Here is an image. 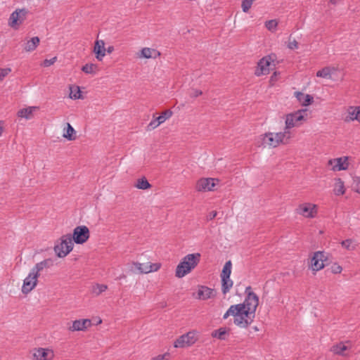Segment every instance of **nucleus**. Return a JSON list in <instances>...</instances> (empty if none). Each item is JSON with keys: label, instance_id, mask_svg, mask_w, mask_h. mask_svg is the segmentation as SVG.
<instances>
[{"label": "nucleus", "instance_id": "nucleus-13", "mask_svg": "<svg viewBox=\"0 0 360 360\" xmlns=\"http://www.w3.org/2000/svg\"><path fill=\"white\" fill-rule=\"evenodd\" d=\"M38 276L30 271L28 276L24 279L22 286V292L27 294L32 291L37 284Z\"/></svg>", "mask_w": 360, "mask_h": 360}, {"label": "nucleus", "instance_id": "nucleus-3", "mask_svg": "<svg viewBox=\"0 0 360 360\" xmlns=\"http://www.w3.org/2000/svg\"><path fill=\"white\" fill-rule=\"evenodd\" d=\"M290 139V131L284 129L283 132H267L263 135L262 143L269 147L276 148L281 143H285V140L288 141Z\"/></svg>", "mask_w": 360, "mask_h": 360}, {"label": "nucleus", "instance_id": "nucleus-11", "mask_svg": "<svg viewBox=\"0 0 360 360\" xmlns=\"http://www.w3.org/2000/svg\"><path fill=\"white\" fill-rule=\"evenodd\" d=\"M132 265L135 268V269L133 271L139 274H148L150 272L157 271L161 267L160 263L152 264L150 262L139 263L137 262H134Z\"/></svg>", "mask_w": 360, "mask_h": 360}, {"label": "nucleus", "instance_id": "nucleus-27", "mask_svg": "<svg viewBox=\"0 0 360 360\" xmlns=\"http://www.w3.org/2000/svg\"><path fill=\"white\" fill-rule=\"evenodd\" d=\"M134 186L139 189L146 190L151 188V184L148 181L146 177L137 179Z\"/></svg>", "mask_w": 360, "mask_h": 360}, {"label": "nucleus", "instance_id": "nucleus-7", "mask_svg": "<svg viewBox=\"0 0 360 360\" xmlns=\"http://www.w3.org/2000/svg\"><path fill=\"white\" fill-rule=\"evenodd\" d=\"M274 62V58L272 56H267L262 58L257 63L255 75L258 77L264 75H268L271 69V66H275Z\"/></svg>", "mask_w": 360, "mask_h": 360}, {"label": "nucleus", "instance_id": "nucleus-44", "mask_svg": "<svg viewBox=\"0 0 360 360\" xmlns=\"http://www.w3.org/2000/svg\"><path fill=\"white\" fill-rule=\"evenodd\" d=\"M57 60V57H53L51 59H45L43 62V65L44 67H49L53 65Z\"/></svg>", "mask_w": 360, "mask_h": 360}, {"label": "nucleus", "instance_id": "nucleus-53", "mask_svg": "<svg viewBox=\"0 0 360 360\" xmlns=\"http://www.w3.org/2000/svg\"><path fill=\"white\" fill-rule=\"evenodd\" d=\"M276 72H274V75L271 76V79L274 78V76L276 75Z\"/></svg>", "mask_w": 360, "mask_h": 360}, {"label": "nucleus", "instance_id": "nucleus-6", "mask_svg": "<svg viewBox=\"0 0 360 360\" xmlns=\"http://www.w3.org/2000/svg\"><path fill=\"white\" fill-rule=\"evenodd\" d=\"M198 340V332L196 330H191L179 337L174 342V347L176 348L190 347L194 345Z\"/></svg>", "mask_w": 360, "mask_h": 360}, {"label": "nucleus", "instance_id": "nucleus-33", "mask_svg": "<svg viewBox=\"0 0 360 360\" xmlns=\"http://www.w3.org/2000/svg\"><path fill=\"white\" fill-rule=\"evenodd\" d=\"M347 349V347L345 346L342 342H340L336 345H334L331 348V351L334 354H338V355H342V356L345 355L343 354V352L346 351Z\"/></svg>", "mask_w": 360, "mask_h": 360}, {"label": "nucleus", "instance_id": "nucleus-8", "mask_svg": "<svg viewBox=\"0 0 360 360\" xmlns=\"http://www.w3.org/2000/svg\"><path fill=\"white\" fill-rule=\"evenodd\" d=\"M27 13L28 11L26 8L16 9L10 15L8 25L15 30L18 29L25 20Z\"/></svg>", "mask_w": 360, "mask_h": 360}, {"label": "nucleus", "instance_id": "nucleus-50", "mask_svg": "<svg viewBox=\"0 0 360 360\" xmlns=\"http://www.w3.org/2000/svg\"><path fill=\"white\" fill-rule=\"evenodd\" d=\"M105 51H107L108 53H111L114 51V46H110L107 49H105Z\"/></svg>", "mask_w": 360, "mask_h": 360}, {"label": "nucleus", "instance_id": "nucleus-30", "mask_svg": "<svg viewBox=\"0 0 360 360\" xmlns=\"http://www.w3.org/2000/svg\"><path fill=\"white\" fill-rule=\"evenodd\" d=\"M348 113L351 120H356L360 122V107H350Z\"/></svg>", "mask_w": 360, "mask_h": 360}, {"label": "nucleus", "instance_id": "nucleus-4", "mask_svg": "<svg viewBox=\"0 0 360 360\" xmlns=\"http://www.w3.org/2000/svg\"><path fill=\"white\" fill-rule=\"evenodd\" d=\"M73 248V243L70 234L64 235L60 238V243L54 247V251L58 257H65Z\"/></svg>", "mask_w": 360, "mask_h": 360}, {"label": "nucleus", "instance_id": "nucleus-16", "mask_svg": "<svg viewBox=\"0 0 360 360\" xmlns=\"http://www.w3.org/2000/svg\"><path fill=\"white\" fill-rule=\"evenodd\" d=\"M214 181L212 178H202L197 181L195 189L199 192L212 191L215 186Z\"/></svg>", "mask_w": 360, "mask_h": 360}, {"label": "nucleus", "instance_id": "nucleus-51", "mask_svg": "<svg viewBox=\"0 0 360 360\" xmlns=\"http://www.w3.org/2000/svg\"><path fill=\"white\" fill-rule=\"evenodd\" d=\"M216 216H217V212L212 211V212L210 213L209 218H210V219H213Z\"/></svg>", "mask_w": 360, "mask_h": 360}, {"label": "nucleus", "instance_id": "nucleus-23", "mask_svg": "<svg viewBox=\"0 0 360 360\" xmlns=\"http://www.w3.org/2000/svg\"><path fill=\"white\" fill-rule=\"evenodd\" d=\"M338 70L335 67L327 66L319 70L316 75L318 77L331 79V75L333 72Z\"/></svg>", "mask_w": 360, "mask_h": 360}, {"label": "nucleus", "instance_id": "nucleus-12", "mask_svg": "<svg viewBox=\"0 0 360 360\" xmlns=\"http://www.w3.org/2000/svg\"><path fill=\"white\" fill-rule=\"evenodd\" d=\"M326 260V256L324 252L317 251L314 252L311 261V269L314 271L322 269L324 267Z\"/></svg>", "mask_w": 360, "mask_h": 360}, {"label": "nucleus", "instance_id": "nucleus-32", "mask_svg": "<svg viewBox=\"0 0 360 360\" xmlns=\"http://www.w3.org/2000/svg\"><path fill=\"white\" fill-rule=\"evenodd\" d=\"M108 289V285L105 284L96 283L92 286V292L96 295L98 296L102 292H105Z\"/></svg>", "mask_w": 360, "mask_h": 360}, {"label": "nucleus", "instance_id": "nucleus-31", "mask_svg": "<svg viewBox=\"0 0 360 360\" xmlns=\"http://www.w3.org/2000/svg\"><path fill=\"white\" fill-rule=\"evenodd\" d=\"M232 263L231 260L227 261L221 273V278H229L231 274Z\"/></svg>", "mask_w": 360, "mask_h": 360}, {"label": "nucleus", "instance_id": "nucleus-49", "mask_svg": "<svg viewBox=\"0 0 360 360\" xmlns=\"http://www.w3.org/2000/svg\"><path fill=\"white\" fill-rule=\"evenodd\" d=\"M155 119L157 120V122H158L159 124H161L162 123L166 121L165 118L164 117V116H162V115H160Z\"/></svg>", "mask_w": 360, "mask_h": 360}, {"label": "nucleus", "instance_id": "nucleus-36", "mask_svg": "<svg viewBox=\"0 0 360 360\" xmlns=\"http://www.w3.org/2000/svg\"><path fill=\"white\" fill-rule=\"evenodd\" d=\"M226 333L227 330L225 328H220L218 330H214L212 333V336L219 340H225Z\"/></svg>", "mask_w": 360, "mask_h": 360}, {"label": "nucleus", "instance_id": "nucleus-40", "mask_svg": "<svg viewBox=\"0 0 360 360\" xmlns=\"http://www.w3.org/2000/svg\"><path fill=\"white\" fill-rule=\"evenodd\" d=\"M352 186L354 191L360 193V177L355 176L353 178Z\"/></svg>", "mask_w": 360, "mask_h": 360}, {"label": "nucleus", "instance_id": "nucleus-5", "mask_svg": "<svg viewBox=\"0 0 360 360\" xmlns=\"http://www.w3.org/2000/svg\"><path fill=\"white\" fill-rule=\"evenodd\" d=\"M307 115V109L299 110L293 113L287 115L285 129L290 131L291 128L300 126L301 124L300 122L305 120Z\"/></svg>", "mask_w": 360, "mask_h": 360}, {"label": "nucleus", "instance_id": "nucleus-17", "mask_svg": "<svg viewBox=\"0 0 360 360\" xmlns=\"http://www.w3.org/2000/svg\"><path fill=\"white\" fill-rule=\"evenodd\" d=\"M91 324V320L88 319L75 320L73 321L72 326L69 327L68 330L72 332L83 331L89 327Z\"/></svg>", "mask_w": 360, "mask_h": 360}, {"label": "nucleus", "instance_id": "nucleus-46", "mask_svg": "<svg viewBox=\"0 0 360 360\" xmlns=\"http://www.w3.org/2000/svg\"><path fill=\"white\" fill-rule=\"evenodd\" d=\"M202 94V92L201 90H198V89H193L192 91V92L191 93V96L193 97V98H196L200 95Z\"/></svg>", "mask_w": 360, "mask_h": 360}, {"label": "nucleus", "instance_id": "nucleus-1", "mask_svg": "<svg viewBox=\"0 0 360 360\" xmlns=\"http://www.w3.org/2000/svg\"><path fill=\"white\" fill-rule=\"evenodd\" d=\"M251 290L250 286L245 288L247 295L244 302L231 305L224 314V319H226L229 316H233L234 323L240 328H247L253 322L259 304V297Z\"/></svg>", "mask_w": 360, "mask_h": 360}, {"label": "nucleus", "instance_id": "nucleus-22", "mask_svg": "<svg viewBox=\"0 0 360 360\" xmlns=\"http://www.w3.org/2000/svg\"><path fill=\"white\" fill-rule=\"evenodd\" d=\"M161 55L160 52L156 49L148 47L143 48L141 51L140 57L144 58H157Z\"/></svg>", "mask_w": 360, "mask_h": 360}, {"label": "nucleus", "instance_id": "nucleus-15", "mask_svg": "<svg viewBox=\"0 0 360 360\" xmlns=\"http://www.w3.org/2000/svg\"><path fill=\"white\" fill-rule=\"evenodd\" d=\"M328 165H330L333 171H341L348 169L349 162L347 157H342L335 159H331L328 161Z\"/></svg>", "mask_w": 360, "mask_h": 360}, {"label": "nucleus", "instance_id": "nucleus-26", "mask_svg": "<svg viewBox=\"0 0 360 360\" xmlns=\"http://www.w3.org/2000/svg\"><path fill=\"white\" fill-rule=\"evenodd\" d=\"M221 291L223 294L226 295L229 292L230 289L233 285V282L229 278H221Z\"/></svg>", "mask_w": 360, "mask_h": 360}, {"label": "nucleus", "instance_id": "nucleus-47", "mask_svg": "<svg viewBox=\"0 0 360 360\" xmlns=\"http://www.w3.org/2000/svg\"><path fill=\"white\" fill-rule=\"evenodd\" d=\"M172 114L173 113H172V110H165L164 112H162V113L161 115H162V116H164L165 120H167L172 115Z\"/></svg>", "mask_w": 360, "mask_h": 360}, {"label": "nucleus", "instance_id": "nucleus-38", "mask_svg": "<svg viewBox=\"0 0 360 360\" xmlns=\"http://www.w3.org/2000/svg\"><path fill=\"white\" fill-rule=\"evenodd\" d=\"M266 27L271 32H274L278 26L276 20H270L266 22Z\"/></svg>", "mask_w": 360, "mask_h": 360}, {"label": "nucleus", "instance_id": "nucleus-39", "mask_svg": "<svg viewBox=\"0 0 360 360\" xmlns=\"http://www.w3.org/2000/svg\"><path fill=\"white\" fill-rule=\"evenodd\" d=\"M255 1V0H243L241 5L243 11L247 13L251 8L252 4Z\"/></svg>", "mask_w": 360, "mask_h": 360}, {"label": "nucleus", "instance_id": "nucleus-20", "mask_svg": "<svg viewBox=\"0 0 360 360\" xmlns=\"http://www.w3.org/2000/svg\"><path fill=\"white\" fill-rule=\"evenodd\" d=\"M215 296L214 290L207 286L200 285L198 288L197 299L206 300Z\"/></svg>", "mask_w": 360, "mask_h": 360}, {"label": "nucleus", "instance_id": "nucleus-48", "mask_svg": "<svg viewBox=\"0 0 360 360\" xmlns=\"http://www.w3.org/2000/svg\"><path fill=\"white\" fill-rule=\"evenodd\" d=\"M167 356H169V354L166 353L164 354L158 355L155 356L153 359L154 360H168Z\"/></svg>", "mask_w": 360, "mask_h": 360}, {"label": "nucleus", "instance_id": "nucleus-9", "mask_svg": "<svg viewBox=\"0 0 360 360\" xmlns=\"http://www.w3.org/2000/svg\"><path fill=\"white\" fill-rule=\"evenodd\" d=\"M89 229L86 226H78L73 230L72 240L77 244H83L89 238Z\"/></svg>", "mask_w": 360, "mask_h": 360}, {"label": "nucleus", "instance_id": "nucleus-41", "mask_svg": "<svg viewBox=\"0 0 360 360\" xmlns=\"http://www.w3.org/2000/svg\"><path fill=\"white\" fill-rule=\"evenodd\" d=\"M11 72L10 68H0V82Z\"/></svg>", "mask_w": 360, "mask_h": 360}, {"label": "nucleus", "instance_id": "nucleus-25", "mask_svg": "<svg viewBox=\"0 0 360 360\" xmlns=\"http://www.w3.org/2000/svg\"><path fill=\"white\" fill-rule=\"evenodd\" d=\"M37 109V107H28L21 109L18 112V116L20 117L25 118L27 120H30L32 117L33 112Z\"/></svg>", "mask_w": 360, "mask_h": 360}, {"label": "nucleus", "instance_id": "nucleus-37", "mask_svg": "<svg viewBox=\"0 0 360 360\" xmlns=\"http://www.w3.org/2000/svg\"><path fill=\"white\" fill-rule=\"evenodd\" d=\"M97 65L93 63H88L82 68V70L86 74L95 73Z\"/></svg>", "mask_w": 360, "mask_h": 360}, {"label": "nucleus", "instance_id": "nucleus-43", "mask_svg": "<svg viewBox=\"0 0 360 360\" xmlns=\"http://www.w3.org/2000/svg\"><path fill=\"white\" fill-rule=\"evenodd\" d=\"M290 39H291V36L289 38V42H288V47L290 49H297L298 48V43H297V41L295 39H292L291 41Z\"/></svg>", "mask_w": 360, "mask_h": 360}, {"label": "nucleus", "instance_id": "nucleus-21", "mask_svg": "<svg viewBox=\"0 0 360 360\" xmlns=\"http://www.w3.org/2000/svg\"><path fill=\"white\" fill-rule=\"evenodd\" d=\"M294 96L303 106H308L314 102V98L309 94H304L300 91H295Z\"/></svg>", "mask_w": 360, "mask_h": 360}, {"label": "nucleus", "instance_id": "nucleus-35", "mask_svg": "<svg viewBox=\"0 0 360 360\" xmlns=\"http://www.w3.org/2000/svg\"><path fill=\"white\" fill-rule=\"evenodd\" d=\"M342 246L347 250H354L356 247V243L352 239H347L341 242Z\"/></svg>", "mask_w": 360, "mask_h": 360}, {"label": "nucleus", "instance_id": "nucleus-28", "mask_svg": "<svg viewBox=\"0 0 360 360\" xmlns=\"http://www.w3.org/2000/svg\"><path fill=\"white\" fill-rule=\"evenodd\" d=\"M345 185L343 181L341 179H337L335 180L334 193L336 195H343L345 193Z\"/></svg>", "mask_w": 360, "mask_h": 360}, {"label": "nucleus", "instance_id": "nucleus-45", "mask_svg": "<svg viewBox=\"0 0 360 360\" xmlns=\"http://www.w3.org/2000/svg\"><path fill=\"white\" fill-rule=\"evenodd\" d=\"M342 271V266L337 264H334L331 266V271H332V273H333L335 274H340V273H341Z\"/></svg>", "mask_w": 360, "mask_h": 360}, {"label": "nucleus", "instance_id": "nucleus-10", "mask_svg": "<svg viewBox=\"0 0 360 360\" xmlns=\"http://www.w3.org/2000/svg\"><path fill=\"white\" fill-rule=\"evenodd\" d=\"M296 212L307 218H314L318 212L317 205L309 202L302 203L296 209Z\"/></svg>", "mask_w": 360, "mask_h": 360}, {"label": "nucleus", "instance_id": "nucleus-29", "mask_svg": "<svg viewBox=\"0 0 360 360\" xmlns=\"http://www.w3.org/2000/svg\"><path fill=\"white\" fill-rule=\"evenodd\" d=\"M76 131L70 123H67L66 132L63 133V137L69 141H73L76 139L75 136Z\"/></svg>", "mask_w": 360, "mask_h": 360}, {"label": "nucleus", "instance_id": "nucleus-34", "mask_svg": "<svg viewBox=\"0 0 360 360\" xmlns=\"http://www.w3.org/2000/svg\"><path fill=\"white\" fill-rule=\"evenodd\" d=\"M70 98H72V99H79V98H81L82 97V95H81V91H80V89L79 86H70Z\"/></svg>", "mask_w": 360, "mask_h": 360}, {"label": "nucleus", "instance_id": "nucleus-24", "mask_svg": "<svg viewBox=\"0 0 360 360\" xmlns=\"http://www.w3.org/2000/svg\"><path fill=\"white\" fill-rule=\"evenodd\" d=\"M40 39L38 37H34L24 44V50L26 52H31L36 49L39 44Z\"/></svg>", "mask_w": 360, "mask_h": 360}, {"label": "nucleus", "instance_id": "nucleus-54", "mask_svg": "<svg viewBox=\"0 0 360 360\" xmlns=\"http://www.w3.org/2000/svg\"><path fill=\"white\" fill-rule=\"evenodd\" d=\"M121 278H125V276L124 275H122L120 276Z\"/></svg>", "mask_w": 360, "mask_h": 360}, {"label": "nucleus", "instance_id": "nucleus-2", "mask_svg": "<svg viewBox=\"0 0 360 360\" xmlns=\"http://www.w3.org/2000/svg\"><path fill=\"white\" fill-rule=\"evenodd\" d=\"M200 260V253H193L186 255L177 265L175 271V276L183 278L194 269Z\"/></svg>", "mask_w": 360, "mask_h": 360}, {"label": "nucleus", "instance_id": "nucleus-18", "mask_svg": "<svg viewBox=\"0 0 360 360\" xmlns=\"http://www.w3.org/2000/svg\"><path fill=\"white\" fill-rule=\"evenodd\" d=\"M94 52L98 61H102L105 56V42L103 40H96L94 47Z\"/></svg>", "mask_w": 360, "mask_h": 360}, {"label": "nucleus", "instance_id": "nucleus-52", "mask_svg": "<svg viewBox=\"0 0 360 360\" xmlns=\"http://www.w3.org/2000/svg\"><path fill=\"white\" fill-rule=\"evenodd\" d=\"M339 0H330V3L333 4H337V2Z\"/></svg>", "mask_w": 360, "mask_h": 360}, {"label": "nucleus", "instance_id": "nucleus-19", "mask_svg": "<svg viewBox=\"0 0 360 360\" xmlns=\"http://www.w3.org/2000/svg\"><path fill=\"white\" fill-rule=\"evenodd\" d=\"M53 265V260L51 259H46L39 263H37L35 266L31 269V271L39 277L41 271H42L44 269L50 268Z\"/></svg>", "mask_w": 360, "mask_h": 360}, {"label": "nucleus", "instance_id": "nucleus-42", "mask_svg": "<svg viewBox=\"0 0 360 360\" xmlns=\"http://www.w3.org/2000/svg\"><path fill=\"white\" fill-rule=\"evenodd\" d=\"M160 124L157 122V120L155 118L153 120L150 121V122L148 124L146 129L147 131H151L156 127H158Z\"/></svg>", "mask_w": 360, "mask_h": 360}, {"label": "nucleus", "instance_id": "nucleus-14", "mask_svg": "<svg viewBox=\"0 0 360 360\" xmlns=\"http://www.w3.org/2000/svg\"><path fill=\"white\" fill-rule=\"evenodd\" d=\"M33 358L36 360H52L54 358V352L49 348H36L34 349Z\"/></svg>", "mask_w": 360, "mask_h": 360}]
</instances>
